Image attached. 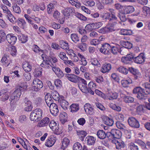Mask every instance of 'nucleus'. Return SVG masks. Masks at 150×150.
<instances>
[{"label": "nucleus", "mask_w": 150, "mask_h": 150, "mask_svg": "<svg viewBox=\"0 0 150 150\" xmlns=\"http://www.w3.org/2000/svg\"><path fill=\"white\" fill-rule=\"evenodd\" d=\"M120 48V46L117 44H115L114 45H111L110 53L111 52L114 54H116L118 52Z\"/></svg>", "instance_id": "412c9836"}, {"label": "nucleus", "mask_w": 150, "mask_h": 150, "mask_svg": "<svg viewBox=\"0 0 150 150\" xmlns=\"http://www.w3.org/2000/svg\"><path fill=\"white\" fill-rule=\"evenodd\" d=\"M143 15L145 16L150 14V8L148 7L144 6L142 8Z\"/></svg>", "instance_id": "603ef678"}, {"label": "nucleus", "mask_w": 150, "mask_h": 150, "mask_svg": "<svg viewBox=\"0 0 150 150\" xmlns=\"http://www.w3.org/2000/svg\"><path fill=\"white\" fill-rule=\"evenodd\" d=\"M122 62L125 64H129L131 62V54H127L126 56L121 58Z\"/></svg>", "instance_id": "6ab92c4d"}, {"label": "nucleus", "mask_w": 150, "mask_h": 150, "mask_svg": "<svg viewBox=\"0 0 150 150\" xmlns=\"http://www.w3.org/2000/svg\"><path fill=\"white\" fill-rule=\"evenodd\" d=\"M49 126L50 128L54 132V133L57 135H59L62 133L60 129L59 128L58 125L54 120L50 121L49 124Z\"/></svg>", "instance_id": "0eeeda50"}, {"label": "nucleus", "mask_w": 150, "mask_h": 150, "mask_svg": "<svg viewBox=\"0 0 150 150\" xmlns=\"http://www.w3.org/2000/svg\"><path fill=\"white\" fill-rule=\"evenodd\" d=\"M130 69V68L129 67V70H128L124 67L120 66L117 68V71L122 74L126 75L128 73L129 71L131 73V69Z\"/></svg>", "instance_id": "bb28decb"}, {"label": "nucleus", "mask_w": 150, "mask_h": 150, "mask_svg": "<svg viewBox=\"0 0 150 150\" xmlns=\"http://www.w3.org/2000/svg\"><path fill=\"white\" fill-rule=\"evenodd\" d=\"M111 69V65L110 64L105 63L104 64L100 69V71L104 73L108 72Z\"/></svg>", "instance_id": "a211bd4d"}, {"label": "nucleus", "mask_w": 150, "mask_h": 150, "mask_svg": "<svg viewBox=\"0 0 150 150\" xmlns=\"http://www.w3.org/2000/svg\"><path fill=\"white\" fill-rule=\"evenodd\" d=\"M27 88V86L24 83H22L20 86L19 88L16 89L11 95L10 100L12 102L13 101V102H16L19 99L20 97L21 94V91H23L25 90Z\"/></svg>", "instance_id": "f257e3e1"}, {"label": "nucleus", "mask_w": 150, "mask_h": 150, "mask_svg": "<svg viewBox=\"0 0 150 150\" xmlns=\"http://www.w3.org/2000/svg\"><path fill=\"white\" fill-rule=\"evenodd\" d=\"M104 122L105 124L110 126L112 125L114 123L113 120L108 117L106 118Z\"/></svg>", "instance_id": "5fc2aeb1"}, {"label": "nucleus", "mask_w": 150, "mask_h": 150, "mask_svg": "<svg viewBox=\"0 0 150 150\" xmlns=\"http://www.w3.org/2000/svg\"><path fill=\"white\" fill-rule=\"evenodd\" d=\"M74 15L76 16V17L79 19L83 21H86V18L82 14L77 12H75Z\"/></svg>", "instance_id": "6e6d98bb"}, {"label": "nucleus", "mask_w": 150, "mask_h": 150, "mask_svg": "<svg viewBox=\"0 0 150 150\" xmlns=\"http://www.w3.org/2000/svg\"><path fill=\"white\" fill-rule=\"evenodd\" d=\"M31 102L29 100H27L25 103V110L27 111H31L33 108L31 105Z\"/></svg>", "instance_id": "a18cd8bd"}, {"label": "nucleus", "mask_w": 150, "mask_h": 150, "mask_svg": "<svg viewBox=\"0 0 150 150\" xmlns=\"http://www.w3.org/2000/svg\"><path fill=\"white\" fill-rule=\"evenodd\" d=\"M67 114L65 112H62L59 115L60 121L62 123L64 124L67 121Z\"/></svg>", "instance_id": "2f4dec72"}, {"label": "nucleus", "mask_w": 150, "mask_h": 150, "mask_svg": "<svg viewBox=\"0 0 150 150\" xmlns=\"http://www.w3.org/2000/svg\"><path fill=\"white\" fill-rule=\"evenodd\" d=\"M132 74L134 79H137L140 75V73L139 70L136 69L132 67Z\"/></svg>", "instance_id": "473e14b6"}, {"label": "nucleus", "mask_w": 150, "mask_h": 150, "mask_svg": "<svg viewBox=\"0 0 150 150\" xmlns=\"http://www.w3.org/2000/svg\"><path fill=\"white\" fill-rule=\"evenodd\" d=\"M18 38L19 40L23 43H25L27 41V36L22 34L18 35Z\"/></svg>", "instance_id": "a19ab883"}, {"label": "nucleus", "mask_w": 150, "mask_h": 150, "mask_svg": "<svg viewBox=\"0 0 150 150\" xmlns=\"http://www.w3.org/2000/svg\"><path fill=\"white\" fill-rule=\"evenodd\" d=\"M77 134L81 138V140H83L84 138L87 134L86 132L83 131H77Z\"/></svg>", "instance_id": "3c124183"}, {"label": "nucleus", "mask_w": 150, "mask_h": 150, "mask_svg": "<svg viewBox=\"0 0 150 150\" xmlns=\"http://www.w3.org/2000/svg\"><path fill=\"white\" fill-rule=\"evenodd\" d=\"M85 29L88 32L91 31L93 30L96 29L94 23L87 25L85 27Z\"/></svg>", "instance_id": "37998d69"}, {"label": "nucleus", "mask_w": 150, "mask_h": 150, "mask_svg": "<svg viewBox=\"0 0 150 150\" xmlns=\"http://www.w3.org/2000/svg\"><path fill=\"white\" fill-rule=\"evenodd\" d=\"M88 86L87 93L92 95H94V91L96 87V84L93 81H91L88 83Z\"/></svg>", "instance_id": "dca6fc26"}, {"label": "nucleus", "mask_w": 150, "mask_h": 150, "mask_svg": "<svg viewBox=\"0 0 150 150\" xmlns=\"http://www.w3.org/2000/svg\"><path fill=\"white\" fill-rule=\"evenodd\" d=\"M70 142L69 140L67 138H64L62 141V144L61 146V149L64 150L66 148Z\"/></svg>", "instance_id": "f704fd0d"}, {"label": "nucleus", "mask_w": 150, "mask_h": 150, "mask_svg": "<svg viewBox=\"0 0 150 150\" xmlns=\"http://www.w3.org/2000/svg\"><path fill=\"white\" fill-rule=\"evenodd\" d=\"M96 139L93 136H88L85 139V142L88 145H92L94 144Z\"/></svg>", "instance_id": "b1692460"}, {"label": "nucleus", "mask_w": 150, "mask_h": 150, "mask_svg": "<svg viewBox=\"0 0 150 150\" xmlns=\"http://www.w3.org/2000/svg\"><path fill=\"white\" fill-rule=\"evenodd\" d=\"M7 41L11 45H13L16 42L17 38L12 34H8L6 37Z\"/></svg>", "instance_id": "ddd939ff"}, {"label": "nucleus", "mask_w": 150, "mask_h": 150, "mask_svg": "<svg viewBox=\"0 0 150 150\" xmlns=\"http://www.w3.org/2000/svg\"><path fill=\"white\" fill-rule=\"evenodd\" d=\"M119 34L123 35H130L131 34V30H122L120 31Z\"/></svg>", "instance_id": "864d4df0"}, {"label": "nucleus", "mask_w": 150, "mask_h": 150, "mask_svg": "<svg viewBox=\"0 0 150 150\" xmlns=\"http://www.w3.org/2000/svg\"><path fill=\"white\" fill-rule=\"evenodd\" d=\"M45 100L48 106H51L53 103V100L52 99L50 93L47 94L45 97Z\"/></svg>", "instance_id": "a878e982"}, {"label": "nucleus", "mask_w": 150, "mask_h": 150, "mask_svg": "<svg viewBox=\"0 0 150 150\" xmlns=\"http://www.w3.org/2000/svg\"><path fill=\"white\" fill-rule=\"evenodd\" d=\"M124 45L125 46L124 47L125 49H131V43L128 41L124 42L123 41Z\"/></svg>", "instance_id": "774afa93"}, {"label": "nucleus", "mask_w": 150, "mask_h": 150, "mask_svg": "<svg viewBox=\"0 0 150 150\" xmlns=\"http://www.w3.org/2000/svg\"><path fill=\"white\" fill-rule=\"evenodd\" d=\"M143 85L145 89H144V92H142V93H144V95H146V99L147 98V95L150 94V83L146 82Z\"/></svg>", "instance_id": "c756f323"}, {"label": "nucleus", "mask_w": 150, "mask_h": 150, "mask_svg": "<svg viewBox=\"0 0 150 150\" xmlns=\"http://www.w3.org/2000/svg\"><path fill=\"white\" fill-rule=\"evenodd\" d=\"M106 95L108 99L110 100H112L116 99L118 95L117 93L112 92L111 90L107 89L106 91Z\"/></svg>", "instance_id": "4468645a"}, {"label": "nucleus", "mask_w": 150, "mask_h": 150, "mask_svg": "<svg viewBox=\"0 0 150 150\" xmlns=\"http://www.w3.org/2000/svg\"><path fill=\"white\" fill-rule=\"evenodd\" d=\"M107 136L109 139L116 138L119 139L121 137L122 134L121 132L119 130L113 129L109 132H107Z\"/></svg>", "instance_id": "20e7f679"}, {"label": "nucleus", "mask_w": 150, "mask_h": 150, "mask_svg": "<svg viewBox=\"0 0 150 150\" xmlns=\"http://www.w3.org/2000/svg\"><path fill=\"white\" fill-rule=\"evenodd\" d=\"M53 71L55 73L56 75L59 78H61L64 76V74L62 70L59 67H57L56 65L52 64Z\"/></svg>", "instance_id": "1a4fd4ad"}, {"label": "nucleus", "mask_w": 150, "mask_h": 150, "mask_svg": "<svg viewBox=\"0 0 150 150\" xmlns=\"http://www.w3.org/2000/svg\"><path fill=\"white\" fill-rule=\"evenodd\" d=\"M145 58L144 54L142 53L135 57L132 55V60H133L134 62L138 64H141L144 62Z\"/></svg>", "instance_id": "9b49d317"}, {"label": "nucleus", "mask_w": 150, "mask_h": 150, "mask_svg": "<svg viewBox=\"0 0 150 150\" xmlns=\"http://www.w3.org/2000/svg\"><path fill=\"white\" fill-rule=\"evenodd\" d=\"M64 75L66 78L72 82L77 83L79 81L80 77L74 74H66Z\"/></svg>", "instance_id": "f8f14e48"}, {"label": "nucleus", "mask_w": 150, "mask_h": 150, "mask_svg": "<svg viewBox=\"0 0 150 150\" xmlns=\"http://www.w3.org/2000/svg\"><path fill=\"white\" fill-rule=\"evenodd\" d=\"M107 134V132L105 133L103 130H98L97 133L98 137L100 139H104L106 137L108 138Z\"/></svg>", "instance_id": "393cba45"}, {"label": "nucleus", "mask_w": 150, "mask_h": 150, "mask_svg": "<svg viewBox=\"0 0 150 150\" xmlns=\"http://www.w3.org/2000/svg\"><path fill=\"white\" fill-rule=\"evenodd\" d=\"M139 127V122L134 117H132V127L138 128Z\"/></svg>", "instance_id": "ea45409f"}, {"label": "nucleus", "mask_w": 150, "mask_h": 150, "mask_svg": "<svg viewBox=\"0 0 150 150\" xmlns=\"http://www.w3.org/2000/svg\"><path fill=\"white\" fill-rule=\"evenodd\" d=\"M109 13L104 12L100 15V17L102 18L103 20L108 19V16H109Z\"/></svg>", "instance_id": "0e129e2a"}, {"label": "nucleus", "mask_w": 150, "mask_h": 150, "mask_svg": "<svg viewBox=\"0 0 150 150\" xmlns=\"http://www.w3.org/2000/svg\"><path fill=\"white\" fill-rule=\"evenodd\" d=\"M113 142H115L117 149H121L122 148H124L125 146L124 142L121 140L119 139V140L113 141Z\"/></svg>", "instance_id": "4be33fe9"}, {"label": "nucleus", "mask_w": 150, "mask_h": 150, "mask_svg": "<svg viewBox=\"0 0 150 150\" xmlns=\"http://www.w3.org/2000/svg\"><path fill=\"white\" fill-rule=\"evenodd\" d=\"M145 107L142 105H139L136 109V111L139 115H141L144 112Z\"/></svg>", "instance_id": "58836bf2"}, {"label": "nucleus", "mask_w": 150, "mask_h": 150, "mask_svg": "<svg viewBox=\"0 0 150 150\" xmlns=\"http://www.w3.org/2000/svg\"><path fill=\"white\" fill-rule=\"evenodd\" d=\"M121 83L123 87H128V85L131 83V80L130 79L127 80H122L121 81Z\"/></svg>", "instance_id": "09e8293b"}, {"label": "nucleus", "mask_w": 150, "mask_h": 150, "mask_svg": "<svg viewBox=\"0 0 150 150\" xmlns=\"http://www.w3.org/2000/svg\"><path fill=\"white\" fill-rule=\"evenodd\" d=\"M71 38L72 41L76 43L79 41V38L76 34L73 33L71 34Z\"/></svg>", "instance_id": "8fccbe9b"}, {"label": "nucleus", "mask_w": 150, "mask_h": 150, "mask_svg": "<svg viewBox=\"0 0 150 150\" xmlns=\"http://www.w3.org/2000/svg\"><path fill=\"white\" fill-rule=\"evenodd\" d=\"M112 29L110 27H105L100 29L99 31V33H101L105 34L112 31Z\"/></svg>", "instance_id": "79ce46f5"}, {"label": "nucleus", "mask_w": 150, "mask_h": 150, "mask_svg": "<svg viewBox=\"0 0 150 150\" xmlns=\"http://www.w3.org/2000/svg\"><path fill=\"white\" fill-rule=\"evenodd\" d=\"M78 47L82 51H84L86 49V44L84 43L81 42L78 44Z\"/></svg>", "instance_id": "bf43d9fd"}, {"label": "nucleus", "mask_w": 150, "mask_h": 150, "mask_svg": "<svg viewBox=\"0 0 150 150\" xmlns=\"http://www.w3.org/2000/svg\"><path fill=\"white\" fill-rule=\"evenodd\" d=\"M73 150H82V146L79 142L74 143L73 145Z\"/></svg>", "instance_id": "49530a36"}, {"label": "nucleus", "mask_w": 150, "mask_h": 150, "mask_svg": "<svg viewBox=\"0 0 150 150\" xmlns=\"http://www.w3.org/2000/svg\"><path fill=\"white\" fill-rule=\"evenodd\" d=\"M78 86L80 90L83 92L87 93L88 91V88L87 85L81 84V82H79L78 84Z\"/></svg>", "instance_id": "e433bc0d"}, {"label": "nucleus", "mask_w": 150, "mask_h": 150, "mask_svg": "<svg viewBox=\"0 0 150 150\" xmlns=\"http://www.w3.org/2000/svg\"><path fill=\"white\" fill-rule=\"evenodd\" d=\"M84 108L86 114L90 115L94 114L95 110L93 107L90 104H85L84 106Z\"/></svg>", "instance_id": "9d476101"}, {"label": "nucleus", "mask_w": 150, "mask_h": 150, "mask_svg": "<svg viewBox=\"0 0 150 150\" xmlns=\"http://www.w3.org/2000/svg\"><path fill=\"white\" fill-rule=\"evenodd\" d=\"M69 109L72 113L76 112L79 109V105L77 103L72 104L70 106Z\"/></svg>", "instance_id": "c85d7f7f"}, {"label": "nucleus", "mask_w": 150, "mask_h": 150, "mask_svg": "<svg viewBox=\"0 0 150 150\" xmlns=\"http://www.w3.org/2000/svg\"><path fill=\"white\" fill-rule=\"evenodd\" d=\"M60 47L63 49L68 50L69 49L68 43L62 41V44L60 45Z\"/></svg>", "instance_id": "e2e57ef3"}, {"label": "nucleus", "mask_w": 150, "mask_h": 150, "mask_svg": "<svg viewBox=\"0 0 150 150\" xmlns=\"http://www.w3.org/2000/svg\"><path fill=\"white\" fill-rule=\"evenodd\" d=\"M144 90L140 87H137L134 88L133 90L134 94H137V97L140 100H144L146 99V95H144L142 92H144Z\"/></svg>", "instance_id": "39448f33"}, {"label": "nucleus", "mask_w": 150, "mask_h": 150, "mask_svg": "<svg viewBox=\"0 0 150 150\" xmlns=\"http://www.w3.org/2000/svg\"><path fill=\"white\" fill-rule=\"evenodd\" d=\"M109 106L110 108L115 110L118 112L121 110V108L119 106L116 105L115 104L110 103L109 104Z\"/></svg>", "instance_id": "de8ad7c7"}, {"label": "nucleus", "mask_w": 150, "mask_h": 150, "mask_svg": "<svg viewBox=\"0 0 150 150\" xmlns=\"http://www.w3.org/2000/svg\"><path fill=\"white\" fill-rule=\"evenodd\" d=\"M58 102L63 109L65 110L67 109L69 103L64 99V97L61 96L60 97Z\"/></svg>", "instance_id": "2eb2a0df"}, {"label": "nucleus", "mask_w": 150, "mask_h": 150, "mask_svg": "<svg viewBox=\"0 0 150 150\" xmlns=\"http://www.w3.org/2000/svg\"><path fill=\"white\" fill-rule=\"evenodd\" d=\"M42 68L36 69L34 72V75L35 77H39L42 76Z\"/></svg>", "instance_id": "4d7b16f0"}, {"label": "nucleus", "mask_w": 150, "mask_h": 150, "mask_svg": "<svg viewBox=\"0 0 150 150\" xmlns=\"http://www.w3.org/2000/svg\"><path fill=\"white\" fill-rule=\"evenodd\" d=\"M117 16L122 21L124 22L126 20L125 14L123 13L120 12L117 15Z\"/></svg>", "instance_id": "680f3d73"}, {"label": "nucleus", "mask_w": 150, "mask_h": 150, "mask_svg": "<svg viewBox=\"0 0 150 150\" xmlns=\"http://www.w3.org/2000/svg\"><path fill=\"white\" fill-rule=\"evenodd\" d=\"M1 62L6 67L8 66L11 63V60L8 55L4 54L1 59Z\"/></svg>", "instance_id": "aec40b11"}, {"label": "nucleus", "mask_w": 150, "mask_h": 150, "mask_svg": "<svg viewBox=\"0 0 150 150\" xmlns=\"http://www.w3.org/2000/svg\"><path fill=\"white\" fill-rule=\"evenodd\" d=\"M0 7L3 9L6 19H8L12 23H16V19L12 14L11 11L7 7L3 4L0 5Z\"/></svg>", "instance_id": "f03ea898"}, {"label": "nucleus", "mask_w": 150, "mask_h": 150, "mask_svg": "<svg viewBox=\"0 0 150 150\" xmlns=\"http://www.w3.org/2000/svg\"><path fill=\"white\" fill-rule=\"evenodd\" d=\"M109 14L110 15L108 16V18L109 21H116L117 20V18L114 11H111L110 13H109Z\"/></svg>", "instance_id": "4c0bfd02"}, {"label": "nucleus", "mask_w": 150, "mask_h": 150, "mask_svg": "<svg viewBox=\"0 0 150 150\" xmlns=\"http://www.w3.org/2000/svg\"><path fill=\"white\" fill-rule=\"evenodd\" d=\"M42 110L40 108H37L33 111L30 115V118L31 121L37 122L42 117Z\"/></svg>", "instance_id": "7ed1b4c3"}, {"label": "nucleus", "mask_w": 150, "mask_h": 150, "mask_svg": "<svg viewBox=\"0 0 150 150\" xmlns=\"http://www.w3.org/2000/svg\"><path fill=\"white\" fill-rule=\"evenodd\" d=\"M24 79L26 81H29L31 79V76L30 73L25 72L24 73Z\"/></svg>", "instance_id": "69168bd1"}, {"label": "nucleus", "mask_w": 150, "mask_h": 150, "mask_svg": "<svg viewBox=\"0 0 150 150\" xmlns=\"http://www.w3.org/2000/svg\"><path fill=\"white\" fill-rule=\"evenodd\" d=\"M69 2L72 5H74L77 8H79L81 6L79 2H77L73 0H69Z\"/></svg>", "instance_id": "052dcab7"}, {"label": "nucleus", "mask_w": 150, "mask_h": 150, "mask_svg": "<svg viewBox=\"0 0 150 150\" xmlns=\"http://www.w3.org/2000/svg\"><path fill=\"white\" fill-rule=\"evenodd\" d=\"M102 46L100 49V52L105 54H110L111 45L107 43H105L102 44Z\"/></svg>", "instance_id": "6e6552de"}, {"label": "nucleus", "mask_w": 150, "mask_h": 150, "mask_svg": "<svg viewBox=\"0 0 150 150\" xmlns=\"http://www.w3.org/2000/svg\"><path fill=\"white\" fill-rule=\"evenodd\" d=\"M16 21L18 25L22 28L24 29L26 26V23L25 20L21 18H18Z\"/></svg>", "instance_id": "c9c22d12"}, {"label": "nucleus", "mask_w": 150, "mask_h": 150, "mask_svg": "<svg viewBox=\"0 0 150 150\" xmlns=\"http://www.w3.org/2000/svg\"><path fill=\"white\" fill-rule=\"evenodd\" d=\"M55 142L54 137H51L48 139L45 143V145L47 147H50L52 146Z\"/></svg>", "instance_id": "7c9ffc66"}, {"label": "nucleus", "mask_w": 150, "mask_h": 150, "mask_svg": "<svg viewBox=\"0 0 150 150\" xmlns=\"http://www.w3.org/2000/svg\"><path fill=\"white\" fill-rule=\"evenodd\" d=\"M54 84L56 87H60L62 86V82L59 79H57L54 81Z\"/></svg>", "instance_id": "338daca9"}, {"label": "nucleus", "mask_w": 150, "mask_h": 150, "mask_svg": "<svg viewBox=\"0 0 150 150\" xmlns=\"http://www.w3.org/2000/svg\"><path fill=\"white\" fill-rule=\"evenodd\" d=\"M50 121V119L47 117L43 118L38 124V126L39 127L45 126L48 125Z\"/></svg>", "instance_id": "5701e85b"}, {"label": "nucleus", "mask_w": 150, "mask_h": 150, "mask_svg": "<svg viewBox=\"0 0 150 150\" xmlns=\"http://www.w3.org/2000/svg\"><path fill=\"white\" fill-rule=\"evenodd\" d=\"M12 8L13 11L16 13L20 14L21 12V10L20 7L17 4L14 3L13 4Z\"/></svg>", "instance_id": "c03bdc74"}, {"label": "nucleus", "mask_w": 150, "mask_h": 150, "mask_svg": "<svg viewBox=\"0 0 150 150\" xmlns=\"http://www.w3.org/2000/svg\"><path fill=\"white\" fill-rule=\"evenodd\" d=\"M49 107L51 113L54 116H56L59 112L57 105L54 103L52 104L51 106H49Z\"/></svg>", "instance_id": "f3484780"}, {"label": "nucleus", "mask_w": 150, "mask_h": 150, "mask_svg": "<svg viewBox=\"0 0 150 150\" xmlns=\"http://www.w3.org/2000/svg\"><path fill=\"white\" fill-rule=\"evenodd\" d=\"M33 90L35 91H38L43 87L42 81L37 78H35L33 82Z\"/></svg>", "instance_id": "423d86ee"}, {"label": "nucleus", "mask_w": 150, "mask_h": 150, "mask_svg": "<svg viewBox=\"0 0 150 150\" xmlns=\"http://www.w3.org/2000/svg\"><path fill=\"white\" fill-rule=\"evenodd\" d=\"M135 142L141 146L142 149H147L146 144L142 141L139 139L135 141Z\"/></svg>", "instance_id": "13d9d810"}, {"label": "nucleus", "mask_w": 150, "mask_h": 150, "mask_svg": "<svg viewBox=\"0 0 150 150\" xmlns=\"http://www.w3.org/2000/svg\"><path fill=\"white\" fill-rule=\"evenodd\" d=\"M50 96L52 97L53 99L55 100H59L60 97L59 95L58 92L56 91H52L51 92Z\"/></svg>", "instance_id": "72a5a7b5"}, {"label": "nucleus", "mask_w": 150, "mask_h": 150, "mask_svg": "<svg viewBox=\"0 0 150 150\" xmlns=\"http://www.w3.org/2000/svg\"><path fill=\"white\" fill-rule=\"evenodd\" d=\"M22 67L26 72H29L32 70V66L28 62H26L23 63Z\"/></svg>", "instance_id": "cd10ccee"}]
</instances>
